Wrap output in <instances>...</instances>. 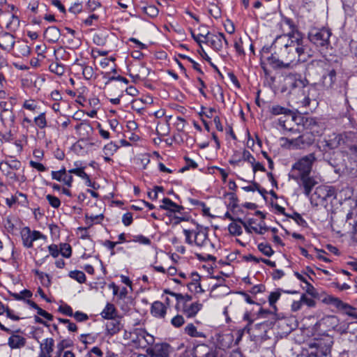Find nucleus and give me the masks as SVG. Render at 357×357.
<instances>
[{"label": "nucleus", "instance_id": "obj_1", "mask_svg": "<svg viewBox=\"0 0 357 357\" xmlns=\"http://www.w3.org/2000/svg\"><path fill=\"white\" fill-rule=\"evenodd\" d=\"M279 48L281 50V57L288 63L289 68H291L294 61L305 62L307 61L305 40L300 31L290 34L289 37L286 36L283 45Z\"/></svg>", "mask_w": 357, "mask_h": 357}, {"label": "nucleus", "instance_id": "obj_2", "mask_svg": "<svg viewBox=\"0 0 357 357\" xmlns=\"http://www.w3.org/2000/svg\"><path fill=\"white\" fill-rule=\"evenodd\" d=\"M336 190L333 186L319 185L315 188L314 193L308 197L311 204L317 207L324 206L327 211L332 210L333 202L336 199Z\"/></svg>", "mask_w": 357, "mask_h": 357}, {"label": "nucleus", "instance_id": "obj_3", "mask_svg": "<svg viewBox=\"0 0 357 357\" xmlns=\"http://www.w3.org/2000/svg\"><path fill=\"white\" fill-rule=\"evenodd\" d=\"M316 160L314 153L303 156L293 164L289 174V178H297L298 176L311 174L312 166Z\"/></svg>", "mask_w": 357, "mask_h": 357}, {"label": "nucleus", "instance_id": "obj_4", "mask_svg": "<svg viewBox=\"0 0 357 357\" xmlns=\"http://www.w3.org/2000/svg\"><path fill=\"white\" fill-rule=\"evenodd\" d=\"M331 31L329 29L312 28L308 33L307 38L310 42L322 50L328 49L330 45V37Z\"/></svg>", "mask_w": 357, "mask_h": 357}, {"label": "nucleus", "instance_id": "obj_5", "mask_svg": "<svg viewBox=\"0 0 357 357\" xmlns=\"http://www.w3.org/2000/svg\"><path fill=\"white\" fill-rule=\"evenodd\" d=\"M289 148L293 150H307L314 145L315 135L312 132H305L298 137L293 139L286 138Z\"/></svg>", "mask_w": 357, "mask_h": 357}, {"label": "nucleus", "instance_id": "obj_6", "mask_svg": "<svg viewBox=\"0 0 357 357\" xmlns=\"http://www.w3.org/2000/svg\"><path fill=\"white\" fill-rule=\"evenodd\" d=\"M340 134L342 152L351 158L357 157V132L349 131Z\"/></svg>", "mask_w": 357, "mask_h": 357}, {"label": "nucleus", "instance_id": "obj_7", "mask_svg": "<svg viewBox=\"0 0 357 357\" xmlns=\"http://www.w3.org/2000/svg\"><path fill=\"white\" fill-rule=\"evenodd\" d=\"M291 89H302V93L304 96L302 104L303 107L310 106L311 102V91H314V87L310 84L308 80L306 78H301L299 75L298 78H295L294 82L291 84Z\"/></svg>", "mask_w": 357, "mask_h": 357}, {"label": "nucleus", "instance_id": "obj_8", "mask_svg": "<svg viewBox=\"0 0 357 357\" xmlns=\"http://www.w3.org/2000/svg\"><path fill=\"white\" fill-rule=\"evenodd\" d=\"M342 151H330L322 153L323 160L335 168V172H338L342 168L346 167L344 160L342 158Z\"/></svg>", "mask_w": 357, "mask_h": 357}, {"label": "nucleus", "instance_id": "obj_9", "mask_svg": "<svg viewBox=\"0 0 357 357\" xmlns=\"http://www.w3.org/2000/svg\"><path fill=\"white\" fill-rule=\"evenodd\" d=\"M322 302L335 306L338 310L344 311L349 316L357 318V308L344 303L337 297L326 296L322 300Z\"/></svg>", "mask_w": 357, "mask_h": 357}, {"label": "nucleus", "instance_id": "obj_10", "mask_svg": "<svg viewBox=\"0 0 357 357\" xmlns=\"http://www.w3.org/2000/svg\"><path fill=\"white\" fill-rule=\"evenodd\" d=\"M200 36L204 38V43L209 44L210 46L215 51H220L223 47L222 38L224 33L218 32L217 34L211 33L210 31L202 32Z\"/></svg>", "mask_w": 357, "mask_h": 357}, {"label": "nucleus", "instance_id": "obj_11", "mask_svg": "<svg viewBox=\"0 0 357 357\" xmlns=\"http://www.w3.org/2000/svg\"><path fill=\"white\" fill-rule=\"evenodd\" d=\"M291 179L296 181L299 187L303 188V193L307 197L311 195L313 188L317 184V181L314 177L310 176V174H308L307 176H301V177L298 176L297 178Z\"/></svg>", "mask_w": 357, "mask_h": 357}, {"label": "nucleus", "instance_id": "obj_12", "mask_svg": "<svg viewBox=\"0 0 357 357\" xmlns=\"http://www.w3.org/2000/svg\"><path fill=\"white\" fill-rule=\"evenodd\" d=\"M170 345L166 342L156 343L146 349L150 357H169Z\"/></svg>", "mask_w": 357, "mask_h": 357}, {"label": "nucleus", "instance_id": "obj_13", "mask_svg": "<svg viewBox=\"0 0 357 357\" xmlns=\"http://www.w3.org/2000/svg\"><path fill=\"white\" fill-rule=\"evenodd\" d=\"M192 355V357H217L218 353L215 348L200 344L194 347Z\"/></svg>", "mask_w": 357, "mask_h": 357}, {"label": "nucleus", "instance_id": "obj_14", "mask_svg": "<svg viewBox=\"0 0 357 357\" xmlns=\"http://www.w3.org/2000/svg\"><path fill=\"white\" fill-rule=\"evenodd\" d=\"M208 228L202 225L196 224V229L194 232V243L198 247L204 245L206 241L208 238Z\"/></svg>", "mask_w": 357, "mask_h": 357}, {"label": "nucleus", "instance_id": "obj_15", "mask_svg": "<svg viewBox=\"0 0 357 357\" xmlns=\"http://www.w3.org/2000/svg\"><path fill=\"white\" fill-rule=\"evenodd\" d=\"M303 127L306 130H309L308 132H312L313 134L317 133L319 135V130L321 122L315 117L312 116H303L301 119V122Z\"/></svg>", "mask_w": 357, "mask_h": 357}, {"label": "nucleus", "instance_id": "obj_16", "mask_svg": "<svg viewBox=\"0 0 357 357\" xmlns=\"http://www.w3.org/2000/svg\"><path fill=\"white\" fill-rule=\"evenodd\" d=\"M341 139V134H333L329 136V139L324 140L325 144L323 145L322 153L326 151H335L338 147L342 149Z\"/></svg>", "mask_w": 357, "mask_h": 357}, {"label": "nucleus", "instance_id": "obj_17", "mask_svg": "<svg viewBox=\"0 0 357 357\" xmlns=\"http://www.w3.org/2000/svg\"><path fill=\"white\" fill-rule=\"evenodd\" d=\"M162 205L160 206V209L168 211L169 213L167 214L168 217H172V213H181V211L184 209V207L181 205H178L175 202H172L170 199L165 197L162 199Z\"/></svg>", "mask_w": 357, "mask_h": 357}, {"label": "nucleus", "instance_id": "obj_18", "mask_svg": "<svg viewBox=\"0 0 357 357\" xmlns=\"http://www.w3.org/2000/svg\"><path fill=\"white\" fill-rule=\"evenodd\" d=\"M15 37L8 32L0 33V47L7 52H10L15 45Z\"/></svg>", "mask_w": 357, "mask_h": 357}, {"label": "nucleus", "instance_id": "obj_19", "mask_svg": "<svg viewBox=\"0 0 357 357\" xmlns=\"http://www.w3.org/2000/svg\"><path fill=\"white\" fill-rule=\"evenodd\" d=\"M337 80V73L335 69L331 68L323 74L321 77V83L323 86L326 89H331Z\"/></svg>", "mask_w": 357, "mask_h": 357}, {"label": "nucleus", "instance_id": "obj_20", "mask_svg": "<svg viewBox=\"0 0 357 357\" xmlns=\"http://www.w3.org/2000/svg\"><path fill=\"white\" fill-rule=\"evenodd\" d=\"M339 324V319L335 315L326 316L320 320V325H323L327 328V331L331 329L337 331H342V326L337 328Z\"/></svg>", "mask_w": 357, "mask_h": 357}, {"label": "nucleus", "instance_id": "obj_21", "mask_svg": "<svg viewBox=\"0 0 357 357\" xmlns=\"http://www.w3.org/2000/svg\"><path fill=\"white\" fill-rule=\"evenodd\" d=\"M281 291L287 294H297V291L294 290H282V289H278L275 291L271 292L268 296V303L270 306L274 310L275 312L278 311V308L275 305L276 302L279 300L281 296Z\"/></svg>", "mask_w": 357, "mask_h": 357}, {"label": "nucleus", "instance_id": "obj_22", "mask_svg": "<svg viewBox=\"0 0 357 357\" xmlns=\"http://www.w3.org/2000/svg\"><path fill=\"white\" fill-rule=\"evenodd\" d=\"M60 36V29L55 26L47 27L44 32V38L50 43L58 42Z\"/></svg>", "mask_w": 357, "mask_h": 357}, {"label": "nucleus", "instance_id": "obj_23", "mask_svg": "<svg viewBox=\"0 0 357 357\" xmlns=\"http://www.w3.org/2000/svg\"><path fill=\"white\" fill-rule=\"evenodd\" d=\"M202 306V304L198 302L192 303L190 305L183 303L182 312L187 316V317L192 318L198 313Z\"/></svg>", "mask_w": 357, "mask_h": 357}, {"label": "nucleus", "instance_id": "obj_24", "mask_svg": "<svg viewBox=\"0 0 357 357\" xmlns=\"http://www.w3.org/2000/svg\"><path fill=\"white\" fill-rule=\"evenodd\" d=\"M151 313L155 317L163 319L167 313V307L160 301H155L152 303Z\"/></svg>", "mask_w": 357, "mask_h": 357}, {"label": "nucleus", "instance_id": "obj_25", "mask_svg": "<svg viewBox=\"0 0 357 357\" xmlns=\"http://www.w3.org/2000/svg\"><path fill=\"white\" fill-rule=\"evenodd\" d=\"M266 59L268 61V63L274 70L289 69L288 63H287L283 59L282 60L279 59L273 54L266 56Z\"/></svg>", "mask_w": 357, "mask_h": 357}, {"label": "nucleus", "instance_id": "obj_26", "mask_svg": "<svg viewBox=\"0 0 357 357\" xmlns=\"http://www.w3.org/2000/svg\"><path fill=\"white\" fill-rule=\"evenodd\" d=\"M109 320L110 321L106 324L107 334L113 336L117 334L122 329L123 326L119 319L114 318Z\"/></svg>", "mask_w": 357, "mask_h": 357}, {"label": "nucleus", "instance_id": "obj_27", "mask_svg": "<svg viewBox=\"0 0 357 357\" xmlns=\"http://www.w3.org/2000/svg\"><path fill=\"white\" fill-rule=\"evenodd\" d=\"M286 39V35L280 36L276 38V39L273 41L271 46H264L260 52L261 54V59H266L265 54H269L271 48H279L280 46H282L284 43V40Z\"/></svg>", "mask_w": 357, "mask_h": 357}, {"label": "nucleus", "instance_id": "obj_28", "mask_svg": "<svg viewBox=\"0 0 357 357\" xmlns=\"http://www.w3.org/2000/svg\"><path fill=\"white\" fill-rule=\"evenodd\" d=\"M11 349L23 347L26 344V339L18 335H13L8 338V342Z\"/></svg>", "mask_w": 357, "mask_h": 357}, {"label": "nucleus", "instance_id": "obj_29", "mask_svg": "<svg viewBox=\"0 0 357 357\" xmlns=\"http://www.w3.org/2000/svg\"><path fill=\"white\" fill-rule=\"evenodd\" d=\"M22 240L23 245L26 248H30L33 247V241L31 236V231L29 227H24L21 231Z\"/></svg>", "mask_w": 357, "mask_h": 357}, {"label": "nucleus", "instance_id": "obj_30", "mask_svg": "<svg viewBox=\"0 0 357 357\" xmlns=\"http://www.w3.org/2000/svg\"><path fill=\"white\" fill-rule=\"evenodd\" d=\"M241 225L244 227L245 231L248 234H251L252 231H254L258 234H264L265 231L270 229V228L265 225L264 222H262V223H260L259 225V229L257 227H253V226L248 227V225H246L244 223V220H243V222Z\"/></svg>", "mask_w": 357, "mask_h": 357}, {"label": "nucleus", "instance_id": "obj_31", "mask_svg": "<svg viewBox=\"0 0 357 357\" xmlns=\"http://www.w3.org/2000/svg\"><path fill=\"white\" fill-rule=\"evenodd\" d=\"M269 112L273 116H277L280 114H284L287 116L292 114V112L289 109L282 107L278 105L269 107Z\"/></svg>", "mask_w": 357, "mask_h": 357}, {"label": "nucleus", "instance_id": "obj_32", "mask_svg": "<svg viewBox=\"0 0 357 357\" xmlns=\"http://www.w3.org/2000/svg\"><path fill=\"white\" fill-rule=\"evenodd\" d=\"M116 313V310L114 305L112 303H107L101 312V315L104 319H114V316Z\"/></svg>", "mask_w": 357, "mask_h": 357}, {"label": "nucleus", "instance_id": "obj_33", "mask_svg": "<svg viewBox=\"0 0 357 357\" xmlns=\"http://www.w3.org/2000/svg\"><path fill=\"white\" fill-rule=\"evenodd\" d=\"M0 119L3 124L10 121L12 124L14 123L15 116L13 112V109L7 110L6 112H1Z\"/></svg>", "mask_w": 357, "mask_h": 357}, {"label": "nucleus", "instance_id": "obj_34", "mask_svg": "<svg viewBox=\"0 0 357 357\" xmlns=\"http://www.w3.org/2000/svg\"><path fill=\"white\" fill-rule=\"evenodd\" d=\"M191 35H192V38L197 43V44L199 46V49L198 50V53L200 54V56L204 59H205L209 63H211V58L206 53V52L204 51V50L202 45V43H203V40H199L198 38L195 36V33L192 31H191Z\"/></svg>", "mask_w": 357, "mask_h": 357}, {"label": "nucleus", "instance_id": "obj_35", "mask_svg": "<svg viewBox=\"0 0 357 357\" xmlns=\"http://www.w3.org/2000/svg\"><path fill=\"white\" fill-rule=\"evenodd\" d=\"M142 10L151 18H154L158 16L159 13L158 8L153 5H148L141 8Z\"/></svg>", "mask_w": 357, "mask_h": 357}, {"label": "nucleus", "instance_id": "obj_36", "mask_svg": "<svg viewBox=\"0 0 357 357\" xmlns=\"http://www.w3.org/2000/svg\"><path fill=\"white\" fill-rule=\"evenodd\" d=\"M0 170L6 175L8 178L11 179L13 181H17L18 180V177L16 174L11 171L10 168L7 166V165H4L1 162H0Z\"/></svg>", "mask_w": 357, "mask_h": 357}, {"label": "nucleus", "instance_id": "obj_37", "mask_svg": "<svg viewBox=\"0 0 357 357\" xmlns=\"http://www.w3.org/2000/svg\"><path fill=\"white\" fill-rule=\"evenodd\" d=\"M79 340L84 344V349H86L88 348V344L94 343L96 340V337L93 335H91L89 333H87L82 334L79 336Z\"/></svg>", "mask_w": 357, "mask_h": 357}, {"label": "nucleus", "instance_id": "obj_38", "mask_svg": "<svg viewBox=\"0 0 357 357\" xmlns=\"http://www.w3.org/2000/svg\"><path fill=\"white\" fill-rule=\"evenodd\" d=\"M341 333H351L357 337V321H352L347 326H342Z\"/></svg>", "mask_w": 357, "mask_h": 357}, {"label": "nucleus", "instance_id": "obj_39", "mask_svg": "<svg viewBox=\"0 0 357 357\" xmlns=\"http://www.w3.org/2000/svg\"><path fill=\"white\" fill-rule=\"evenodd\" d=\"M287 217L293 219L299 226L307 227L306 220H304L301 215L298 212L294 211L291 215L287 214Z\"/></svg>", "mask_w": 357, "mask_h": 357}, {"label": "nucleus", "instance_id": "obj_40", "mask_svg": "<svg viewBox=\"0 0 357 357\" xmlns=\"http://www.w3.org/2000/svg\"><path fill=\"white\" fill-rule=\"evenodd\" d=\"M225 197H229L230 200L229 206H231V211L234 213L235 209L238 208V199L234 192H226L224 195Z\"/></svg>", "mask_w": 357, "mask_h": 357}, {"label": "nucleus", "instance_id": "obj_41", "mask_svg": "<svg viewBox=\"0 0 357 357\" xmlns=\"http://www.w3.org/2000/svg\"><path fill=\"white\" fill-rule=\"evenodd\" d=\"M69 276L77 280L79 283L82 284L86 282V275L81 271H72L69 273Z\"/></svg>", "mask_w": 357, "mask_h": 357}, {"label": "nucleus", "instance_id": "obj_42", "mask_svg": "<svg viewBox=\"0 0 357 357\" xmlns=\"http://www.w3.org/2000/svg\"><path fill=\"white\" fill-rule=\"evenodd\" d=\"M49 69L52 73L57 75H62L65 73L64 66L59 63H52L49 66Z\"/></svg>", "mask_w": 357, "mask_h": 357}, {"label": "nucleus", "instance_id": "obj_43", "mask_svg": "<svg viewBox=\"0 0 357 357\" xmlns=\"http://www.w3.org/2000/svg\"><path fill=\"white\" fill-rule=\"evenodd\" d=\"M258 250L266 257H271L274 254V251L268 243H261L258 244Z\"/></svg>", "mask_w": 357, "mask_h": 357}, {"label": "nucleus", "instance_id": "obj_44", "mask_svg": "<svg viewBox=\"0 0 357 357\" xmlns=\"http://www.w3.org/2000/svg\"><path fill=\"white\" fill-rule=\"evenodd\" d=\"M237 222H231L228 226V230L231 235L236 236L242 234L243 231L241 225L236 223Z\"/></svg>", "mask_w": 357, "mask_h": 357}, {"label": "nucleus", "instance_id": "obj_45", "mask_svg": "<svg viewBox=\"0 0 357 357\" xmlns=\"http://www.w3.org/2000/svg\"><path fill=\"white\" fill-rule=\"evenodd\" d=\"M34 123L36 126H37L39 128L43 129L47 126V120L45 116V113L43 112L40 113L38 116L34 118Z\"/></svg>", "mask_w": 357, "mask_h": 357}, {"label": "nucleus", "instance_id": "obj_46", "mask_svg": "<svg viewBox=\"0 0 357 357\" xmlns=\"http://www.w3.org/2000/svg\"><path fill=\"white\" fill-rule=\"evenodd\" d=\"M54 341L52 338H46L44 343L40 345V350L46 351V352L51 354L53 351Z\"/></svg>", "mask_w": 357, "mask_h": 357}, {"label": "nucleus", "instance_id": "obj_47", "mask_svg": "<svg viewBox=\"0 0 357 357\" xmlns=\"http://www.w3.org/2000/svg\"><path fill=\"white\" fill-rule=\"evenodd\" d=\"M60 254L66 258H69L72 255V248L68 243L60 244Z\"/></svg>", "mask_w": 357, "mask_h": 357}, {"label": "nucleus", "instance_id": "obj_48", "mask_svg": "<svg viewBox=\"0 0 357 357\" xmlns=\"http://www.w3.org/2000/svg\"><path fill=\"white\" fill-rule=\"evenodd\" d=\"M190 277L192 278V282L188 283L186 286L190 291H193L192 286L196 285L197 284L200 282L201 276L199 275L197 272L195 271L190 274Z\"/></svg>", "mask_w": 357, "mask_h": 357}, {"label": "nucleus", "instance_id": "obj_49", "mask_svg": "<svg viewBox=\"0 0 357 357\" xmlns=\"http://www.w3.org/2000/svg\"><path fill=\"white\" fill-rule=\"evenodd\" d=\"M73 345V342L70 339H65L61 340L57 345L59 357L60 356L61 353L64 350V349L71 347Z\"/></svg>", "mask_w": 357, "mask_h": 357}, {"label": "nucleus", "instance_id": "obj_50", "mask_svg": "<svg viewBox=\"0 0 357 357\" xmlns=\"http://www.w3.org/2000/svg\"><path fill=\"white\" fill-rule=\"evenodd\" d=\"M119 149V146L114 142H111L110 143L106 144L104 146V151L105 155H112Z\"/></svg>", "mask_w": 357, "mask_h": 357}, {"label": "nucleus", "instance_id": "obj_51", "mask_svg": "<svg viewBox=\"0 0 357 357\" xmlns=\"http://www.w3.org/2000/svg\"><path fill=\"white\" fill-rule=\"evenodd\" d=\"M46 199L48 201L49 204L54 208H58L61 205L60 199L54 195H46Z\"/></svg>", "mask_w": 357, "mask_h": 357}, {"label": "nucleus", "instance_id": "obj_52", "mask_svg": "<svg viewBox=\"0 0 357 357\" xmlns=\"http://www.w3.org/2000/svg\"><path fill=\"white\" fill-rule=\"evenodd\" d=\"M1 162L6 165H7L11 170H18L21 168L22 165L21 162L15 159L10 161H2Z\"/></svg>", "mask_w": 357, "mask_h": 357}, {"label": "nucleus", "instance_id": "obj_53", "mask_svg": "<svg viewBox=\"0 0 357 357\" xmlns=\"http://www.w3.org/2000/svg\"><path fill=\"white\" fill-rule=\"evenodd\" d=\"M128 290L126 287H123L120 292L118 291V294L116 295L119 299H127V302L129 303L131 305H134V301L131 296H127Z\"/></svg>", "mask_w": 357, "mask_h": 357}, {"label": "nucleus", "instance_id": "obj_54", "mask_svg": "<svg viewBox=\"0 0 357 357\" xmlns=\"http://www.w3.org/2000/svg\"><path fill=\"white\" fill-rule=\"evenodd\" d=\"M85 218L86 221L90 220V225L89 227H91L93 223H100L104 218V215L102 214L96 215H89L88 214L85 215Z\"/></svg>", "mask_w": 357, "mask_h": 357}, {"label": "nucleus", "instance_id": "obj_55", "mask_svg": "<svg viewBox=\"0 0 357 357\" xmlns=\"http://www.w3.org/2000/svg\"><path fill=\"white\" fill-rule=\"evenodd\" d=\"M80 66L82 67V75L87 80L90 79L93 75V70L92 67L83 65Z\"/></svg>", "mask_w": 357, "mask_h": 357}, {"label": "nucleus", "instance_id": "obj_56", "mask_svg": "<svg viewBox=\"0 0 357 357\" xmlns=\"http://www.w3.org/2000/svg\"><path fill=\"white\" fill-rule=\"evenodd\" d=\"M185 323L184 318L183 316L177 314L173 317L171 320V324L176 328H179Z\"/></svg>", "mask_w": 357, "mask_h": 357}, {"label": "nucleus", "instance_id": "obj_57", "mask_svg": "<svg viewBox=\"0 0 357 357\" xmlns=\"http://www.w3.org/2000/svg\"><path fill=\"white\" fill-rule=\"evenodd\" d=\"M79 162L78 161L75 162V166L77 167L75 175L85 180L88 178L89 175L84 172L85 167H79Z\"/></svg>", "mask_w": 357, "mask_h": 357}, {"label": "nucleus", "instance_id": "obj_58", "mask_svg": "<svg viewBox=\"0 0 357 357\" xmlns=\"http://www.w3.org/2000/svg\"><path fill=\"white\" fill-rule=\"evenodd\" d=\"M242 160L246 161L252 165L254 163L255 158L249 151L244 149L242 153Z\"/></svg>", "mask_w": 357, "mask_h": 357}, {"label": "nucleus", "instance_id": "obj_59", "mask_svg": "<svg viewBox=\"0 0 357 357\" xmlns=\"http://www.w3.org/2000/svg\"><path fill=\"white\" fill-rule=\"evenodd\" d=\"M58 311L66 316L73 317V311L72 307L68 305L59 306Z\"/></svg>", "mask_w": 357, "mask_h": 357}, {"label": "nucleus", "instance_id": "obj_60", "mask_svg": "<svg viewBox=\"0 0 357 357\" xmlns=\"http://www.w3.org/2000/svg\"><path fill=\"white\" fill-rule=\"evenodd\" d=\"M241 160L242 156L241 155V153L236 151L232 155L231 159L229 160V162L231 165H237Z\"/></svg>", "mask_w": 357, "mask_h": 357}, {"label": "nucleus", "instance_id": "obj_61", "mask_svg": "<svg viewBox=\"0 0 357 357\" xmlns=\"http://www.w3.org/2000/svg\"><path fill=\"white\" fill-rule=\"evenodd\" d=\"M73 317L77 321L82 322L89 319V316L82 312L77 311L73 313Z\"/></svg>", "mask_w": 357, "mask_h": 357}, {"label": "nucleus", "instance_id": "obj_62", "mask_svg": "<svg viewBox=\"0 0 357 357\" xmlns=\"http://www.w3.org/2000/svg\"><path fill=\"white\" fill-rule=\"evenodd\" d=\"M143 104V100H134L131 103V107L132 109L136 110L138 113H141L144 107L142 106Z\"/></svg>", "mask_w": 357, "mask_h": 357}, {"label": "nucleus", "instance_id": "obj_63", "mask_svg": "<svg viewBox=\"0 0 357 357\" xmlns=\"http://www.w3.org/2000/svg\"><path fill=\"white\" fill-rule=\"evenodd\" d=\"M133 241L144 245H150L151 243V240L149 238L144 236L143 235L135 236Z\"/></svg>", "mask_w": 357, "mask_h": 357}, {"label": "nucleus", "instance_id": "obj_64", "mask_svg": "<svg viewBox=\"0 0 357 357\" xmlns=\"http://www.w3.org/2000/svg\"><path fill=\"white\" fill-rule=\"evenodd\" d=\"M356 218H357V203L356 204V206L351 208L347 213L346 215V222Z\"/></svg>", "mask_w": 357, "mask_h": 357}]
</instances>
